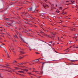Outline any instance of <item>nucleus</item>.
<instances>
[{
	"mask_svg": "<svg viewBox=\"0 0 78 78\" xmlns=\"http://www.w3.org/2000/svg\"><path fill=\"white\" fill-rule=\"evenodd\" d=\"M4 50L5 51V52L8 55V58H9V55H8V52H7V50H6V48L5 47H4Z\"/></svg>",
	"mask_w": 78,
	"mask_h": 78,
	"instance_id": "nucleus-1",
	"label": "nucleus"
},
{
	"mask_svg": "<svg viewBox=\"0 0 78 78\" xmlns=\"http://www.w3.org/2000/svg\"><path fill=\"white\" fill-rule=\"evenodd\" d=\"M43 7H44V8H45V9H46V8H45V7H46V6H48V5H47L46 4H44L43 5Z\"/></svg>",
	"mask_w": 78,
	"mask_h": 78,
	"instance_id": "nucleus-2",
	"label": "nucleus"
},
{
	"mask_svg": "<svg viewBox=\"0 0 78 78\" xmlns=\"http://www.w3.org/2000/svg\"><path fill=\"white\" fill-rule=\"evenodd\" d=\"M36 10V8H32V9L31 11H34Z\"/></svg>",
	"mask_w": 78,
	"mask_h": 78,
	"instance_id": "nucleus-3",
	"label": "nucleus"
},
{
	"mask_svg": "<svg viewBox=\"0 0 78 78\" xmlns=\"http://www.w3.org/2000/svg\"><path fill=\"white\" fill-rule=\"evenodd\" d=\"M39 61V58H38L37 59L33 61V62H36V61Z\"/></svg>",
	"mask_w": 78,
	"mask_h": 78,
	"instance_id": "nucleus-4",
	"label": "nucleus"
},
{
	"mask_svg": "<svg viewBox=\"0 0 78 78\" xmlns=\"http://www.w3.org/2000/svg\"><path fill=\"white\" fill-rule=\"evenodd\" d=\"M28 74H29V75H33V76H35L34 74H31V73L30 72L29 73L28 72Z\"/></svg>",
	"mask_w": 78,
	"mask_h": 78,
	"instance_id": "nucleus-5",
	"label": "nucleus"
},
{
	"mask_svg": "<svg viewBox=\"0 0 78 78\" xmlns=\"http://www.w3.org/2000/svg\"><path fill=\"white\" fill-rule=\"evenodd\" d=\"M31 9H32V7H31L29 9H28V11H31Z\"/></svg>",
	"mask_w": 78,
	"mask_h": 78,
	"instance_id": "nucleus-6",
	"label": "nucleus"
},
{
	"mask_svg": "<svg viewBox=\"0 0 78 78\" xmlns=\"http://www.w3.org/2000/svg\"><path fill=\"white\" fill-rule=\"evenodd\" d=\"M18 72L20 73H24L25 72L24 71H18Z\"/></svg>",
	"mask_w": 78,
	"mask_h": 78,
	"instance_id": "nucleus-7",
	"label": "nucleus"
},
{
	"mask_svg": "<svg viewBox=\"0 0 78 78\" xmlns=\"http://www.w3.org/2000/svg\"><path fill=\"white\" fill-rule=\"evenodd\" d=\"M34 72H35V73H36L37 74H39V72L38 71H34Z\"/></svg>",
	"mask_w": 78,
	"mask_h": 78,
	"instance_id": "nucleus-8",
	"label": "nucleus"
},
{
	"mask_svg": "<svg viewBox=\"0 0 78 78\" xmlns=\"http://www.w3.org/2000/svg\"><path fill=\"white\" fill-rule=\"evenodd\" d=\"M20 54H24V52H23L21 51H20Z\"/></svg>",
	"mask_w": 78,
	"mask_h": 78,
	"instance_id": "nucleus-9",
	"label": "nucleus"
},
{
	"mask_svg": "<svg viewBox=\"0 0 78 78\" xmlns=\"http://www.w3.org/2000/svg\"><path fill=\"white\" fill-rule=\"evenodd\" d=\"M14 38H18V37H17V36L16 35H15L13 36Z\"/></svg>",
	"mask_w": 78,
	"mask_h": 78,
	"instance_id": "nucleus-10",
	"label": "nucleus"
},
{
	"mask_svg": "<svg viewBox=\"0 0 78 78\" xmlns=\"http://www.w3.org/2000/svg\"><path fill=\"white\" fill-rule=\"evenodd\" d=\"M78 36V34H76L74 35V36L75 37H76H76H77Z\"/></svg>",
	"mask_w": 78,
	"mask_h": 78,
	"instance_id": "nucleus-11",
	"label": "nucleus"
},
{
	"mask_svg": "<svg viewBox=\"0 0 78 78\" xmlns=\"http://www.w3.org/2000/svg\"><path fill=\"white\" fill-rule=\"evenodd\" d=\"M20 38H21V41H23V42H25V41H24L23 39H22V37H20Z\"/></svg>",
	"mask_w": 78,
	"mask_h": 78,
	"instance_id": "nucleus-12",
	"label": "nucleus"
},
{
	"mask_svg": "<svg viewBox=\"0 0 78 78\" xmlns=\"http://www.w3.org/2000/svg\"><path fill=\"white\" fill-rule=\"evenodd\" d=\"M22 70H23L24 71V70L25 71H26V72H28V69H22Z\"/></svg>",
	"mask_w": 78,
	"mask_h": 78,
	"instance_id": "nucleus-13",
	"label": "nucleus"
},
{
	"mask_svg": "<svg viewBox=\"0 0 78 78\" xmlns=\"http://www.w3.org/2000/svg\"><path fill=\"white\" fill-rule=\"evenodd\" d=\"M70 29L71 30H75V29H74V28H70Z\"/></svg>",
	"mask_w": 78,
	"mask_h": 78,
	"instance_id": "nucleus-14",
	"label": "nucleus"
},
{
	"mask_svg": "<svg viewBox=\"0 0 78 78\" xmlns=\"http://www.w3.org/2000/svg\"><path fill=\"white\" fill-rule=\"evenodd\" d=\"M69 44H72V42H71V41H69Z\"/></svg>",
	"mask_w": 78,
	"mask_h": 78,
	"instance_id": "nucleus-15",
	"label": "nucleus"
},
{
	"mask_svg": "<svg viewBox=\"0 0 78 78\" xmlns=\"http://www.w3.org/2000/svg\"><path fill=\"white\" fill-rule=\"evenodd\" d=\"M56 12H57V13H58L59 12V10H57L56 11Z\"/></svg>",
	"mask_w": 78,
	"mask_h": 78,
	"instance_id": "nucleus-16",
	"label": "nucleus"
},
{
	"mask_svg": "<svg viewBox=\"0 0 78 78\" xmlns=\"http://www.w3.org/2000/svg\"><path fill=\"white\" fill-rule=\"evenodd\" d=\"M19 64L20 65H23V63H20Z\"/></svg>",
	"mask_w": 78,
	"mask_h": 78,
	"instance_id": "nucleus-17",
	"label": "nucleus"
},
{
	"mask_svg": "<svg viewBox=\"0 0 78 78\" xmlns=\"http://www.w3.org/2000/svg\"><path fill=\"white\" fill-rule=\"evenodd\" d=\"M8 19L7 18H5V20H8Z\"/></svg>",
	"mask_w": 78,
	"mask_h": 78,
	"instance_id": "nucleus-18",
	"label": "nucleus"
},
{
	"mask_svg": "<svg viewBox=\"0 0 78 78\" xmlns=\"http://www.w3.org/2000/svg\"><path fill=\"white\" fill-rule=\"evenodd\" d=\"M23 58V57H20L19 58H20V59H22Z\"/></svg>",
	"mask_w": 78,
	"mask_h": 78,
	"instance_id": "nucleus-19",
	"label": "nucleus"
},
{
	"mask_svg": "<svg viewBox=\"0 0 78 78\" xmlns=\"http://www.w3.org/2000/svg\"><path fill=\"white\" fill-rule=\"evenodd\" d=\"M40 33H43V32L41 31H40Z\"/></svg>",
	"mask_w": 78,
	"mask_h": 78,
	"instance_id": "nucleus-20",
	"label": "nucleus"
},
{
	"mask_svg": "<svg viewBox=\"0 0 78 78\" xmlns=\"http://www.w3.org/2000/svg\"><path fill=\"white\" fill-rule=\"evenodd\" d=\"M13 62H16V63H17V62L16 60H14Z\"/></svg>",
	"mask_w": 78,
	"mask_h": 78,
	"instance_id": "nucleus-21",
	"label": "nucleus"
},
{
	"mask_svg": "<svg viewBox=\"0 0 78 78\" xmlns=\"http://www.w3.org/2000/svg\"><path fill=\"white\" fill-rule=\"evenodd\" d=\"M71 62H74V61H75V60H71Z\"/></svg>",
	"mask_w": 78,
	"mask_h": 78,
	"instance_id": "nucleus-22",
	"label": "nucleus"
},
{
	"mask_svg": "<svg viewBox=\"0 0 78 78\" xmlns=\"http://www.w3.org/2000/svg\"><path fill=\"white\" fill-rule=\"evenodd\" d=\"M8 25H11V24L9 23H8Z\"/></svg>",
	"mask_w": 78,
	"mask_h": 78,
	"instance_id": "nucleus-23",
	"label": "nucleus"
},
{
	"mask_svg": "<svg viewBox=\"0 0 78 78\" xmlns=\"http://www.w3.org/2000/svg\"><path fill=\"white\" fill-rule=\"evenodd\" d=\"M59 9H62V8L60 7L59 8Z\"/></svg>",
	"mask_w": 78,
	"mask_h": 78,
	"instance_id": "nucleus-24",
	"label": "nucleus"
},
{
	"mask_svg": "<svg viewBox=\"0 0 78 78\" xmlns=\"http://www.w3.org/2000/svg\"><path fill=\"white\" fill-rule=\"evenodd\" d=\"M47 44H48V45H49V46H51V44H48V43H47Z\"/></svg>",
	"mask_w": 78,
	"mask_h": 78,
	"instance_id": "nucleus-25",
	"label": "nucleus"
},
{
	"mask_svg": "<svg viewBox=\"0 0 78 78\" xmlns=\"http://www.w3.org/2000/svg\"><path fill=\"white\" fill-rule=\"evenodd\" d=\"M16 69H19V68H18L16 67L15 68Z\"/></svg>",
	"mask_w": 78,
	"mask_h": 78,
	"instance_id": "nucleus-26",
	"label": "nucleus"
},
{
	"mask_svg": "<svg viewBox=\"0 0 78 78\" xmlns=\"http://www.w3.org/2000/svg\"><path fill=\"white\" fill-rule=\"evenodd\" d=\"M12 51L13 52V53H16V52L14 51Z\"/></svg>",
	"mask_w": 78,
	"mask_h": 78,
	"instance_id": "nucleus-27",
	"label": "nucleus"
},
{
	"mask_svg": "<svg viewBox=\"0 0 78 78\" xmlns=\"http://www.w3.org/2000/svg\"><path fill=\"white\" fill-rule=\"evenodd\" d=\"M58 41H60L59 40V37H58Z\"/></svg>",
	"mask_w": 78,
	"mask_h": 78,
	"instance_id": "nucleus-28",
	"label": "nucleus"
},
{
	"mask_svg": "<svg viewBox=\"0 0 78 78\" xmlns=\"http://www.w3.org/2000/svg\"><path fill=\"white\" fill-rule=\"evenodd\" d=\"M36 54H39V53H38V52H36Z\"/></svg>",
	"mask_w": 78,
	"mask_h": 78,
	"instance_id": "nucleus-29",
	"label": "nucleus"
},
{
	"mask_svg": "<svg viewBox=\"0 0 78 78\" xmlns=\"http://www.w3.org/2000/svg\"><path fill=\"white\" fill-rule=\"evenodd\" d=\"M29 50H31V49L30 48H29Z\"/></svg>",
	"mask_w": 78,
	"mask_h": 78,
	"instance_id": "nucleus-30",
	"label": "nucleus"
},
{
	"mask_svg": "<svg viewBox=\"0 0 78 78\" xmlns=\"http://www.w3.org/2000/svg\"><path fill=\"white\" fill-rule=\"evenodd\" d=\"M62 14H65V13H62Z\"/></svg>",
	"mask_w": 78,
	"mask_h": 78,
	"instance_id": "nucleus-31",
	"label": "nucleus"
},
{
	"mask_svg": "<svg viewBox=\"0 0 78 78\" xmlns=\"http://www.w3.org/2000/svg\"><path fill=\"white\" fill-rule=\"evenodd\" d=\"M49 43H52V41H51V42H49Z\"/></svg>",
	"mask_w": 78,
	"mask_h": 78,
	"instance_id": "nucleus-32",
	"label": "nucleus"
},
{
	"mask_svg": "<svg viewBox=\"0 0 78 78\" xmlns=\"http://www.w3.org/2000/svg\"><path fill=\"white\" fill-rule=\"evenodd\" d=\"M64 27H67V26H63Z\"/></svg>",
	"mask_w": 78,
	"mask_h": 78,
	"instance_id": "nucleus-33",
	"label": "nucleus"
},
{
	"mask_svg": "<svg viewBox=\"0 0 78 78\" xmlns=\"http://www.w3.org/2000/svg\"><path fill=\"white\" fill-rule=\"evenodd\" d=\"M0 78H2V77L0 75Z\"/></svg>",
	"mask_w": 78,
	"mask_h": 78,
	"instance_id": "nucleus-34",
	"label": "nucleus"
},
{
	"mask_svg": "<svg viewBox=\"0 0 78 78\" xmlns=\"http://www.w3.org/2000/svg\"><path fill=\"white\" fill-rule=\"evenodd\" d=\"M65 13V14H67V13H66V12H65L64 13Z\"/></svg>",
	"mask_w": 78,
	"mask_h": 78,
	"instance_id": "nucleus-35",
	"label": "nucleus"
},
{
	"mask_svg": "<svg viewBox=\"0 0 78 78\" xmlns=\"http://www.w3.org/2000/svg\"><path fill=\"white\" fill-rule=\"evenodd\" d=\"M45 35H46V36H48V35L47 34H46Z\"/></svg>",
	"mask_w": 78,
	"mask_h": 78,
	"instance_id": "nucleus-36",
	"label": "nucleus"
},
{
	"mask_svg": "<svg viewBox=\"0 0 78 78\" xmlns=\"http://www.w3.org/2000/svg\"><path fill=\"white\" fill-rule=\"evenodd\" d=\"M6 66H9V64H7V65H6Z\"/></svg>",
	"mask_w": 78,
	"mask_h": 78,
	"instance_id": "nucleus-37",
	"label": "nucleus"
},
{
	"mask_svg": "<svg viewBox=\"0 0 78 78\" xmlns=\"http://www.w3.org/2000/svg\"><path fill=\"white\" fill-rule=\"evenodd\" d=\"M41 74H42V72H41Z\"/></svg>",
	"mask_w": 78,
	"mask_h": 78,
	"instance_id": "nucleus-38",
	"label": "nucleus"
},
{
	"mask_svg": "<svg viewBox=\"0 0 78 78\" xmlns=\"http://www.w3.org/2000/svg\"><path fill=\"white\" fill-rule=\"evenodd\" d=\"M52 37H55V36H54L52 35Z\"/></svg>",
	"mask_w": 78,
	"mask_h": 78,
	"instance_id": "nucleus-39",
	"label": "nucleus"
},
{
	"mask_svg": "<svg viewBox=\"0 0 78 78\" xmlns=\"http://www.w3.org/2000/svg\"><path fill=\"white\" fill-rule=\"evenodd\" d=\"M56 7H57V6H58V5H56Z\"/></svg>",
	"mask_w": 78,
	"mask_h": 78,
	"instance_id": "nucleus-40",
	"label": "nucleus"
},
{
	"mask_svg": "<svg viewBox=\"0 0 78 78\" xmlns=\"http://www.w3.org/2000/svg\"><path fill=\"white\" fill-rule=\"evenodd\" d=\"M44 31H47V30H45L44 29Z\"/></svg>",
	"mask_w": 78,
	"mask_h": 78,
	"instance_id": "nucleus-41",
	"label": "nucleus"
},
{
	"mask_svg": "<svg viewBox=\"0 0 78 78\" xmlns=\"http://www.w3.org/2000/svg\"><path fill=\"white\" fill-rule=\"evenodd\" d=\"M76 48H78V47H76Z\"/></svg>",
	"mask_w": 78,
	"mask_h": 78,
	"instance_id": "nucleus-42",
	"label": "nucleus"
},
{
	"mask_svg": "<svg viewBox=\"0 0 78 78\" xmlns=\"http://www.w3.org/2000/svg\"><path fill=\"white\" fill-rule=\"evenodd\" d=\"M51 6H52V7H53V4L52 5H51Z\"/></svg>",
	"mask_w": 78,
	"mask_h": 78,
	"instance_id": "nucleus-43",
	"label": "nucleus"
},
{
	"mask_svg": "<svg viewBox=\"0 0 78 78\" xmlns=\"http://www.w3.org/2000/svg\"><path fill=\"white\" fill-rule=\"evenodd\" d=\"M68 51H66V52H67Z\"/></svg>",
	"mask_w": 78,
	"mask_h": 78,
	"instance_id": "nucleus-44",
	"label": "nucleus"
},
{
	"mask_svg": "<svg viewBox=\"0 0 78 78\" xmlns=\"http://www.w3.org/2000/svg\"><path fill=\"white\" fill-rule=\"evenodd\" d=\"M66 3H67V2H69V1H66Z\"/></svg>",
	"mask_w": 78,
	"mask_h": 78,
	"instance_id": "nucleus-45",
	"label": "nucleus"
},
{
	"mask_svg": "<svg viewBox=\"0 0 78 78\" xmlns=\"http://www.w3.org/2000/svg\"><path fill=\"white\" fill-rule=\"evenodd\" d=\"M45 2H46L47 1V0H44Z\"/></svg>",
	"mask_w": 78,
	"mask_h": 78,
	"instance_id": "nucleus-46",
	"label": "nucleus"
},
{
	"mask_svg": "<svg viewBox=\"0 0 78 78\" xmlns=\"http://www.w3.org/2000/svg\"><path fill=\"white\" fill-rule=\"evenodd\" d=\"M44 63H43V65H44Z\"/></svg>",
	"mask_w": 78,
	"mask_h": 78,
	"instance_id": "nucleus-47",
	"label": "nucleus"
},
{
	"mask_svg": "<svg viewBox=\"0 0 78 78\" xmlns=\"http://www.w3.org/2000/svg\"><path fill=\"white\" fill-rule=\"evenodd\" d=\"M22 9V8H20V9Z\"/></svg>",
	"mask_w": 78,
	"mask_h": 78,
	"instance_id": "nucleus-48",
	"label": "nucleus"
},
{
	"mask_svg": "<svg viewBox=\"0 0 78 78\" xmlns=\"http://www.w3.org/2000/svg\"><path fill=\"white\" fill-rule=\"evenodd\" d=\"M34 71H33L32 72H34Z\"/></svg>",
	"mask_w": 78,
	"mask_h": 78,
	"instance_id": "nucleus-49",
	"label": "nucleus"
},
{
	"mask_svg": "<svg viewBox=\"0 0 78 78\" xmlns=\"http://www.w3.org/2000/svg\"><path fill=\"white\" fill-rule=\"evenodd\" d=\"M68 19H70V18H68Z\"/></svg>",
	"mask_w": 78,
	"mask_h": 78,
	"instance_id": "nucleus-50",
	"label": "nucleus"
},
{
	"mask_svg": "<svg viewBox=\"0 0 78 78\" xmlns=\"http://www.w3.org/2000/svg\"><path fill=\"white\" fill-rule=\"evenodd\" d=\"M3 45H5L4 44H2Z\"/></svg>",
	"mask_w": 78,
	"mask_h": 78,
	"instance_id": "nucleus-51",
	"label": "nucleus"
},
{
	"mask_svg": "<svg viewBox=\"0 0 78 78\" xmlns=\"http://www.w3.org/2000/svg\"><path fill=\"white\" fill-rule=\"evenodd\" d=\"M50 21L51 22V20H50Z\"/></svg>",
	"mask_w": 78,
	"mask_h": 78,
	"instance_id": "nucleus-52",
	"label": "nucleus"
},
{
	"mask_svg": "<svg viewBox=\"0 0 78 78\" xmlns=\"http://www.w3.org/2000/svg\"><path fill=\"white\" fill-rule=\"evenodd\" d=\"M74 1H73V2H72V3H74Z\"/></svg>",
	"mask_w": 78,
	"mask_h": 78,
	"instance_id": "nucleus-53",
	"label": "nucleus"
},
{
	"mask_svg": "<svg viewBox=\"0 0 78 78\" xmlns=\"http://www.w3.org/2000/svg\"><path fill=\"white\" fill-rule=\"evenodd\" d=\"M61 21L62 22H62V21Z\"/></svg>",
	"mask_w": 78,
	"mask_h": 78,
	"instance_id": "nucleus-54",
	"label": "nucleus"
},
{
	"mask_svg": "<svg viewBox=\"0 0 78 78\" xmlns=\"http://www.w3.org/2000/svg\"><path fill=\"white\" fill-rule=\"evenodd\" d=\"M55 52H56V53H57V52H56V51H55Z\"/></svg>",
	"mask_w": 78,
	"mask_h": 78,
	"instance_id": "nucleus-55",
	"label": "nucleus"
},
{
	"mask_svg": "<svg viewBox=\"0 0 78 78\" xmlns=\"http://www.w3.org/2000/svg\"><path fill=\"white\" fill-rule=\"evenodd\" d=\"M16 42H17V41L16 40H15Z\"/></svg>",
	"mask_w": 78,
	"mask_h": 78,
	"instance_id": "nucleus-56",
	"label": "nucleus"
},
{
	"mask_svg": "<svg viewBox=\"0 0 78 78\" xmlns=\"http://www.w3.org/2000/svg\"><path fill=\"white\" fill-rule=\"evenodd\" d=\"M76 41H78V40H76Z\"/></svg>",
	"mask_w": 78,
	"mask_h": 78,
	"instance_id": "nucleus-57",
	"label": "nucleus"
},
{
	"mask_svg": "<svg viewBox=\"0 0 78 78\" xmlns=\"http://www.w3.org/2000/svg\"><path fill=\"white\" fill-rule=\"evenodd\" d=\"M29 69H30V70L31 69V68Z\"/></svg>",
	"mask_w": 78,
	"mask_h": 78,
	"instance_id": "nucleus-58",
	"label": "nucleus"
},
{
	"mask_svg": "<svg viewBox=\"0 0 78 78\" xmlns=\"http://www.w3.org/2000/svg\"><path fill=\"white\" fill-rule=\"evenodd\" d=\"M76 6H77V5H76Z\"/></svg>",
	"mask_w": 78,
	"mask_h": 78,
	"instance_id": "nucleus-59",
	"label": "nucleus"
},
{
	"mask_svg": "<svg viewBox=\"0 0 78 78\" xmlns=\"http://www.w3.org/2000/svg\"><path fill=\"white\" fill-rule=\"evenodd\" d=\"M20 36H22V35H20Z\"/></svg>",
	"mask_w": 78,
	"mask_h": 78,
	"instance_id": "nucleus-60",
	"label": "nucleus"
},
{
	"mask_svg": "<svg viewBox=\"0 0 78 78\" xmlns=\"http://www.w3.org/2000/svg\"><path fill=\"white\" fill-rule=\"evenodd\" d=\"M4 67H5V66H3Z\"/></svg>",
	"mask_w": 78,
	"mask_h": 78,
	"instance_id": "nucleus-61",
	"label": "nucleus"
},
{
	"mask_svg": "<svg viewBox=\"0 0 78 78\" xmlns=\"http://www.w3.org/2000/svg\"><path fill=\"white\" fill-rule=\"evenodd\" d=\"M16 74H18V73H16Z\"/></svg>",
	"mask_w": 78,
	"mask_h": 78,
	"instance_id": "nucleus-62",
	"label": "nucleus"
},
{
	"mask_svg": "<svg viewBox=\"0 0 78 78\" xmlns=\"http://www.w3.org/2000/svg\"><path fill=\"white\" fill-rule=\"evenodd\" d=\"M22 76H23V75H22Z\"/></svg>",
	"mask_w": 78,
	"mask_h": 78,
	"instance_id": "nucleus-63",
	"label": "nucleus"
},
{
	"mask_svg": "<svg viewBox=\"0 0 78 78\" xmlns=\"http://www.w3.org/2000/svg\"><path fill=\"white\" fill-rule=\"evenodd\" d=\"M76 10H77V9H76Z\"/></svg>",
	"mask_w": 78,
	"mask_h": 78,
	"instance_id": "nucleus-64",
	"label": "nucleus"
}]
</instances>
